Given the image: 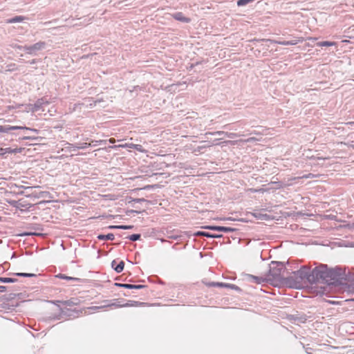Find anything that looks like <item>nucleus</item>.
I'll return each instance as SVG.
<instances>
[{
  "mask_svg": "<svg viewBox=\"0 0 354 354\" xmlns=\"http://www.w3.org/2000/svg\"><path fill=\"white\" fill-rule=\"evenodd\" d=\"M315 284L321 281L328 286H339L346 285L345 281L350 280V276L338 266L330 268L328 265L320 263L314 268Z\"/></svg>",
  "mask_w": 354,
  "mask_h": 354,
  "instance_id": "obj_1",
  "label": "nucleus"
},
{
  "mask_svg": "<svg viewBox=\"0 0 354 354\" xmlns=\"http://www.w3.org/2000/svg\"><path fill=\"white\" fill-rule=\"evenodd\" d=\"M288 261L286 263L281 261H272L270 264L269 268V276L272 277L270 279V281H274L279 282L280 283H284L288 286V284H292V283H295V279L292 277H283V273L287 271V268L286 267V264H288Z\"/></svg>",
  "mask_w": 354,
  "mask_h": 354,
  "instance_id": "obj_2",
  "label": "nucleus"
},
{
  "mask_svg": "<svg viewBox=\"0 0 354 354\" xmlns=\"http://www.w3.org/2000/svg\"><path fill=\"white\" fill-rule=\"evenodd\" d=\"M295 283L288 284L290 288H298L301 282L306 281L313 285L315 284L314 268L311 269L308 266H302L298 270L292 272Z\"/></svg>",
  "mask_w": 354,
  "mask_h": 354,
  "instance_id": "obj_3",
  "label": "nucleus"
},
{
  "mask_svg": "<svg viewBox=\"0 0 354 354\" xmlns=\"http://www.w3.org/2000/svg\"><path fill=\"white\" fill-rule=\"evenodd\" d=\"M46 46V43L45 41H40L31 46L25 45L24 51L29 55H36L37 51L44 49Z\"/></svg>",
  "mask_w": 354,
  "mask_h": 354,
  "instance_id": "obj_4",
  "label": "nucleus"
},
{
  "mask_svg": "<svg viewBox=\"0 0 354 354\" xmlns=\"http://www.w3.org/2000/svg\"><path fill=\"white\" fill-rule=\"evenodd\" d=\"M167 237L168 239L183 241L185 237L189 238L192 236L190 232H175V231H167Z\"/></svg>",
  "mask_w": 354,
  "mask_h": 354,
  "instance_id": "obj_5",
  "label": "nucleus"
},
{
  "mask_svg": "<svg viewBox=\"0 0 354 354\" xmlns=\"http://www.w3.org/2000/svg\"><path fill=\"white\" fill-rule=\"evenodd\" d=\"M202 229L204 230H209L212 231H217L221 232H233L237 231V229L233 228L231 227H225V226H221V225H203L201 226Z\"/></svg>",
  "mask_w": 354,
  "mask_h": 354,
  "instance_id": "obj_6",
  "label": "nucleus"
},
{
  "mask_svg": "<svg viewBox=\"0 0 354 354\" xmlns=\"http://www.w3.org/2000/svg\"><path fill=\"white\" fill-rule=\"evenodd\" d=\"M49 101L47 100L46 97L39 98L36 100V102L33 104H30L32 108H30V110L32 112H36L38 111H44V106L49 104Z\"/></svg>",
  "mask_w": 354,
  "mask_h": 354,
  "instance_id": "obj_7",
  "label": "nucleus"
},
{
  "mask_svg": "<svg viewBox=\"0 0 354 354\" xmlns=\"http://www.w3.org/2000/svg\"><path fill=\"white\" fill-rule=\"evenodd\" d=\"M194 236H205L211 239H221L223 237L222 234H213L205 231H197L192 234Z\"/></svg>",
  "mask_w": 354,
  "mask_h": 354,
  "instance_id": "obj_8",
  "label": "nucleus"
},
{
  "mask_svg": "<svg viewBox=\"0 0 354 354\" xmlns=\"http://www.w3.org/2000/svg\"><path fill=\"white\" fill-rule=\"evenodd\" d=\"M114 285L119 288H123L127 289H136L140 290L142 288H145L147 286L145 285H134L131 283H115Z\"/></svg>",
  "mask_w": 354,
  "mask_h": 354,
  "instance_id": "obj_9",
  "label": "nucleus"
},
{
  "mask_svg": "<svg viewBox=\"0 0 354 354\" xmlns=\"http://www.w3.org/2000/svg\"><path fill=\"white\" fill-rule=\"evenodd\" d=\"M109 148L116 149V148H131V149H135L139 151H142V147L140 145H136L133 143H126L124 145H113V146H109Z\"/></svg>",
  "mask_w": 354,
  "mask_h": 354,
  "instance_id": "obj_10",
  "label": "nucleus"
},
{
  "mask_svg": "<svg viewBox=\"0 0 354 354\" xmlns=\"http://www.w3.org/2000/svg\"><path fill=\"white\" fill-rule=\"evenodd\" d=\"M172 18L176 19V21H179L183 23L188 24L191 21V19L189 17H187L184 16L182 12H176L171 14Z\"/></svg>",
  "mask_w": 354,
  "mask_h": 354,
  "instance_id": "obj_11",
  "label": "nucleus"
},
{
  "mask_svg": "<svg viewBox=\"0 0 354 354\" xmlns=\"http://www.w3.org/2000/svg\"><path fill=\"white\" fill-rule=\"evenodd\" d=\"M13 130H24L22 126L0 125V133H9Z\"/></svg>",
  "mask_w": 354,
  "mask_h": 354,
  "instance_id": "obj_12",
  "label": "nucleus"
},
{
  "mask_svg": "<svg viewBox=\"0 0 354 354\" xmlns=\"http://www.w3.org/2000/svg\"><path fill=\"white\" fill-rule=\"evenodd\" d=\"M57 302H61V304L64 306H74L80 303V299L76 297H72L68 300L57 301Z\"/></svg>",
  "mask_w": 354,
  "mask_h": 354,
  "instance_id": "obj_13",
  "label": "nucleus"
},
{
  "mask_svg": "<svg viewBox=\"0 0 354 354\" xmlns=\"http://www.w3.org/2000/svg\"><path fill=\"white\" fill-rule=\"evenodd\" d=\"M111 268L117 272L120 273L123 271L124 268V262L123 261H120L118 263H117L116 260H113L111 262Z\"/></svg>",
  "mask_w": 354,
  "mask_h": 354,
  "instance_id": "obj_14",
  "label": "nucleus"
},
{
  "mask_svg": "<svg viewBox=\"0 0 354 354\" xmlns=\"http://www.w3.org/2000/svg\"><path fill=\"white\" fill-rule=\"evenodd\" d=\"M248 279L257 284H261L263 282H267L268 281H270L269 279H267L266 278H263L262 277H257L252 274H247Z\"/></svg>",
  "mask_w": 354,
  "mask_h": 354,
  "instance_id": "obj_15",
  "label": "nucleus"
},
{
  "mask_svg": "<svg viewBox=\"0 0 354 354\" xmlns=\"http://www.w3.org/2000/svg\"><path fill=\"white\" fill-rule=\"evenodd\" d=\"M91 147V143L83 142L78 145L70 144V148H73V151H76L77 149H86L88 147Z\"/></svg>",
  "mask_w": 354,
  "mask_h": 354,
  "instance_id": "obj_16",
  "label": "nucleus"
},
{
  "mask_svg": "<svg viewBox=\"0 0 354 354\" xmlns=\"http://www.w3.org/2000/svg\"><path fill=\"white\" fill-rule=\"evenodd\" d=\"M97 239L101 241H113L115 239V235L113 233H109L107 234H100L97 236Z\"/></svg>",
  "mask_w": 354,
  "mask_h": 354,
  "instance_id": "obj_17",
  "label": "nucleus"
},
{
  "mask_svg": "<svg viewBox=\"0 0 354 354\" xmlns=\"http://www.w3.org/2000/svg\"><path fill=\"white\" fill-rule=\"evenodd\" d=\"M26 19L25 17L17 15L13 17L9 18L6 20L8 24H15L22 22Z\"/></svg>",
  "mask_w": 354,
  "mask_h": 354,
  "instance_id": "obj_18",
  "label": "nucleus"
},
{
  "mask_svg": "<svg viewBox=\"0 0 354 354\" xmlns=\"http://www.w3.org/2000/svg\"><path fill=\"white\" fill-rule=\"evenodd\" d=\"M60 310H61V314L63 315H65V316H67V317H71L73 315V313H76V314H79L80 313V310H76V309H74V310H71L69 308H60Z\"/></svg>",
  "mask_w": 354,
  "mask_h": 354,
  "instance_id": "obj_19",
  "label": "nucleus"
},
{
  "mask_svg": "<svg viewBox=\"0 0 354 354\" xmlns=\"http://www.w3.org/2000/svg\"><path fill=\"white\" fill-rule=\"evenodd\" d=\"M56 277L62 279H66L68 281H82V279L77 278V277H68V276H66V274H62V273H59L57 275H56Z\"/></svg>",
  "mask_w": 354,
  "mask_h": 354,
  "instance_id": "obj_20",
  "label": "nucleus"
},
{
  "mask_svg": "<svg viewBox=\"0 0 354 354\" xmlns=\"http://www.w3.org/2000/svg\"><path fill=\"white\" fill-rule=\"evenodd\" d=\"M1 151L2 152V154L3 153H20L21 151V149L16 148V149H11V148H1Z\"/></svg>",
  "mask_w": 354,
  "mask_h": 354,
  "instance_id": "obj_21",
  "label": "nucleus"
},
{
  "mask_svg": "<svg viewBox=\"0 0 354 354\" xmlns=\"http://www.w3.org/2000/svg\"><path fill=\"white\" fill-rule=\"evenodd\" d=\"M18 281L17 278L0 277V283H17Z\"/></svg>",
  "mask_w": 354,
  "mask_h": 354,
  "instance_id": "obj_22",
  "label": "nucleus"
},
{
  "mask_svg": "<svg viewBox=\"0 0 354 354\" xmlns=\"http://www.w3.org/2000/svg\"><path fill=\"white\" fill-rule=\"evenodd\" d=\"M10 274L17 276V277H36L37 274L34 273H28V272H14L10 273Z\"/></svg>",
  "mask_w": 354,
  "mask_h": 354,
  "instance_id": "obj_23",
  "label": "nucleus"
},
{
  "mask_svg": "<svg viewBox=\"0 0 354 354\" xmlns=\"http://www.w3.org/2000/svg\"><path fill=\"white\" fill-rule=\"evenodd\" d=\"M144 304H145V303L140 302V301H128L127 303L123 304V306H125V307H129V306L137 307V306H142Z\"/></svg>",
  "mask_w": 354,
  "mask_h": 354,
  "instance_id": "obj_24",
  "label": "nucleus"
},
{
  "mask_svg": "<svg viewBox=\"0 0 354 354\" xmlns=\"http://www.w3.org/2000/svg\"><path fill=\"white\" fill-rule=\"evenodd\" d=\"M203 283L205 284L206 286L207 287H218V288H223V286H224L223 285V282H214V281H211V282H204Z\"/></svg>",
  "mask_w": 354,
  "mask_h": 354,
  "instance_id": "obj_25",
  "label": "nucleus"
},
{
  "mask_svg": "<svg viewBox=\"0 0 354 354\" xmlns=\"http://www.w3.org/2000/svg\"><path fill=\"white\" fill-rule=\"evenodd\" d=\"M148 280L150 282H152V283H155V282H157L160 284H165V282H163L158 276L156 275H153V276H150L148 277Z\"/></svg>",
  "mask_w": 354,
  "mask_h": 354,
  "instance_id": "obj_26",
  "label": "nucleus"
},
{
  "mask_svg": "<svg viewBox=\"0 0 354 354\" xmlns=\"http://www.w3.org/2000/svg\"><path fill=\"white\" fill-rule=\"evenodd\" d=\"M140 238H141L140 234H133L129 235L128 236L126 237V239H127L131 241H138L140 239Z\"/></svg>",
  "mask_w": 354,
  "mask_h": 354,
  "instance_id": "obj_27",
  "label": "nucleus"
},
{
  "mask_svg": "<svg viewBox=\"0 0 354 354\" xmlns=\"http://www.w3.org/2000/svg\"><path fill=\"white\" fill-rule=\"evenodd\" d=\"M131 202H135V203H142V202H146L148 204H153L152 202L151 201H148L147 199H145L144 198H131V201H129V203H130Z\"/></svg>",
  "mask_w": 354,
  "mask_h": 354,
  "instance_id": "obj_28",
  "label": "nucleus"
},
{
  "mask_svg": "<svg viewBox=\"0 0 354 354\" xmlns=\"http://www.w3.org/2000/svg\"><path fill=\"white\" fill-rule=\"evenodd\" d=\"M227 131H214V132H210V131H208V132H206L205 136H207L208 135H210V136H225V133H226Z\"/></svg>",
  "mask_w": 354,
  "mask_h": 354,
  "instance_id": "obj_29",
  "label": "nucleus"
},
{
  "mask_svg": "<svg viewBox=\"0 0 354 354\" xmlns=\"http://www.w3.org/2000/svg\"><path fill=\"white\" fill-rule=\"evenodd\" d=\"M346 274L350 276V280L345 281L346 285L347 284L349 287L354 288V276L352 275L349 272Z\"/></svg>",
  "mask_w": 354,
  "mask_h": 354,
  "instance_id": "obj_30",
  "label": "nucleus"
},
{
  "mask_svg": "<svg viewBox=\"0 0 354 354\" xmlns=\"http://www.w3.org/2000/svg\"><path fill=\"white\" fill-rule=\"evenodd\" d=\"M278 44L283 46H293L297 44V41L295 40H290V41H279Z\"/></svg>",
  "mask_w": 354,
  "mask_h": 354,
  "instance_id": "obj_31",
  "label": "nucleus"
},
{
  "mask_svg": "<svg viewBox=\"0 0 354 354\" xmlns=\"http://www.w3.org/2000/svg\"><path fill=\"white\" fill-rule=\"evenodd\" d=\"M37 198H51L52 197L50 196V193L49 192H40L38 195L37 196Z\"/></svg>",
  "mask_w": 354,
  "mask_h": 354,
  "instance_id": "obj_32",
  "label": "nucleus"
},
{
  "mask_svg": "<svg viewBox=\"0 0 354 354\" xmlns=\"http://www.w3.org/2000/svg\"><path fill=\"white\" fill-rule=\"evenodd\" d=\"M21 293H10L6 296V299L8 301H11L14 299H15L17 297H19L21 295Z\"/></svg>",
  "mask_w": 354,
  "mask_h": 354,
  "instance_id": "obj_33",
  "label": "nucleus"
},
{
  "mask_svg": "<svg viewBox=\"0 0 354 354\" xmlns=\"http://www.w3.org/2000/svg\"><path fill=\"white\" fill-rule=\"evenodd\" d=\"M335 44V42L329 41H323L318 44V45L319 46H332Z\"/></svg>",
  "mask_w": 354,
  "mask_h": 354,
  "instance_id": "obj_34",
  "label": "nucleus"
},
{
  "mask_svg": "<svg viewBox=\"0 0 354 354\" xmlns=\"http://www.w3.org/2000/svg\"><path fill=\"white\" fill-rule=\"evenodd\" d=\"M10 46L11 48H12L14 49H19V50H24L25 46H20V45H18L16 43H12Z\"/></svg>",
  "mask_w": 354,
  "mask_h": 354,
  "instance_id": "obj_35",
  "label": "nucleus"
},
{
  "mask_svg": "<svg viewBox=\"0 0 354 354\" xmlns=\"http://www.w3.org/2000/svg\"><path fill=\"white\" fill-rule=\"evenodd\" d=\"M225 136L229 138L233 139V138H238L239 135L237 133H236L226 132Z\"/></svg>",
  "mask_w": 354,
  "mask_h": 354,
  "instance_id": "obj_36",
  "label": "nucleus"
},
{
  "mask_svg": "<svg viewBox=\"0 0 354 354\" xmlns=\"http://www.w3.org/2000/svg\"><path fill=\"white\" fill-rule=\"evenodd\" d=\"M19 139L23 140H37V137L31 136H26Z\"/></svg>",
  "mask_w": 354,
  "mask_h": 354,
  "instance_id": "obj_37",
  "label": "nucleus"
},
{
  "mask_svg": "<svg viewBox=\"0 0 354 354\" xmlns=\"http://www.w3.org/2000/svg\"><path fill=\"white\" fill-rule=\"evenodd\" d=\"M24 130L26 131H30V132H35L36 133H38V132H39L38 129L30 128V127H26V126H24Z\"/></svg>",
  "mask_w": 354,
  "mask_h": 354,
  "instance_id": "obj_38",
  "label": "nucleus"
},
{
  "mask_svg": "<svg viewBox=\"0 0 354 354\" xmlns=\"http://www.w3.org/2000/svg\"><path fill=\"white\" fill-rule=\"evenodd\" d=\"M133 227L131 225H121V230H132Z\"/></svg>",
  "mask_w": 354,
  "mask_h": 354,
  "instance_id": "obj_39",
  "label": "nucleus"
},
{
  "mask_svg": "<svg viewBox=\"0 0 354 354\" xmlns=\"http://www.w3.org/2000/svg\"><path fill=\"white\" fill-rule=\"evenodd\" d=\"M109 230H121V225H109L106 227Z\"/></svg>",
  "mask_w": 354,
  "mask_h": 354,
  "instance_id": "obj_40",
  "label": "nucleus"
},
{
  "mask_svg": "<svg viewBox=\"0 0 354 354\" xmlns=\"http://www.w3.org/2000/svg\"><path fill=\"white\" fill-rule=\"evenodd\" d=\"M107 306H113L115 308H121V307H124L123 306V304H120L119 302L118 303H112V304H109Z\"/></svg>",
  "mask_w": 354,
  "mask_h": 354,
  "instance_id": "obj_41",
  "label": "nucleus"
},
{
  "mask_svg": "<svg viewBox=\"0 0 354 354\" xmlns=\"http://www.w3.org/2000/svg\"><path fill=\"white\" fill-rule=\"evenodd\" d=\"M8 289L13 291H19L21 290V287L19 286H14L12 287H8Z\"/></svg>",
  "mask_w": 354,
  "mask_h": 354,
  "instance_id": "obj_42",
  "label": "nucleus"
},
{
  "mask_svg": "<svg viewBox=\"0 0 354 354\" xmlns=\"http://www.w3.org/2000/svg\"><path fill=\"white\" fill-rule=\"evenodd\" d=\"M232 290H236V292H242V289L239 287L238 286L235 285V284H232Z\"/></svg>",
  "mask_w": 354,
  "mask_h": 354,
  "instance_id": "obj_43",
  "label": "nucleus"
},
{
  "mask_svg": "<svg viewBox=\"0 0 354 354\" xmlns=\"http://www.w3.org/2000/svg\"><path fill=\"white\" fill-rule=\"evenodd\" d=\"M105 142V140H92L91 143V146H97V143L101 144L102 142Z\"/></svg>",
  "mask_w": 354,
  "mask_h": 354,
  "instance_id": "obj_44",
  "label": "nucleus"
},
{
  "mask_svg": "<svg viewBox=\"0 0 354 354\" xmlns=\"http://www.w3.org/2000/svg\"><path fill=\"white\" fill-rule=\"evenodd\" d=\"M8 290V286H0V292H6Z\"/></svg>",
  "mask_w": 354,
  "mask_h": 354,
  "instance_id": "obj_45",
  "label": "nucleus"
},
{
  "mask_svg": "<svg viewBox=\"0 0 354 354\" xmlns=\"http://www.w3.org/2000/svg\"><path fill=\"white\" fill-rule=\"evenodd\" d=\"M37 234L35 232H24L21 234V236H31V235H37Z\"/></svg>",
  "mask_w": 354,
  "mask_h": 354,
  "instance_id": "obj_46",
  "label": "nucleus"
},
{
  "mask_svg": "<svg viewBox=\"0 0 354 354\" xmlns=\"http://www.w3.org/2000/svg\"><path fill=\"white\" fill-rule=\"evenodd\" d=\"M223 285L224 286H223V288H232V283H224L223 282Z\"/></svg>",
  "mask_w": 354,
  "mask_h": 354,
  "instance_id": "obj_47",
  "label": "nucleus"
},
{
  "mask_svg": "<svg viewBox=\"0 0 354 354\" xmlns=\"http://www.w3.org/2000/svg\"><path fill=\"white\" fill-rule=\"evenodd\" d=\"M158 185H146L143 187V189H149L151 188H153V187H157Z\"/></svg>",
  "mask_w": 354,
  "mask_h": 354,
  "instance_id": "obj_48",
  "label": "nucleus"
},
{
  "mask_svg": "<svg viewBox=\"0 0 354 354\" xmlns=\"http://www.w3.org/2000/svg\"><path fill=\"white\" fill-rule=\"evenodd\" d=\"M315 176L314 174H311V173H309L307 175H304L301 178H313Z\"/></svg>",
  "mask_w": 354,
  "mask_h": 354,
  "instance_id": "obj_49",
  "label": "nucleus"
},
{
  "mask_svg": "<svg viewBox=\"0 0 354 354\" xmlns=\"http://www.w3.org/2000/svg\"><path fill=\"white\" fill-rule=\"evenodd\" d=\"M206 147H207V146H205V145H204V146H198L196 151L200 152L201 150L205 149Z\"/></svg>",
  "mask_w": 354,
  "mask_h": 354,
  "instance_id": "obj_50",
  "label": "nucleus"
},
{
  "mask_svg": "<svg viewBox=\"0 0 354 354\" xmlns=\"http://www.w3.org/2000/svg\"><path fill=\"white\" fill-rule=\"evenodd\" d=\"M234 142H235L234 141H232V140H225L223 142V143H225V145H229V144L233 145V144H234Z\"/></svg>",
  "mask_w": 354,
  "mask_h": 354,
  "instance_id": "obj_51",
  "label": "nucleus"
},
{
  "mask_svg": "<svg viewBox=\"0 0 354 354\" xmlns=\"http://www.w3.org/2000/svg\"><path fill=\"white\" fill-rule=\"evenodd\" d=\"M254 216L257 218H260V219H262V216H261V214H259V215H257V214H254Z\"/></svg>",
  "mask_w": 354,
  "mask_h": 354,
  "instance_id": "obj_52",
  "label": "nucleus"
},
{
  "mask_svg": "<svg viewBox=\"0 0 354 354\" xmlns=\"http://www.w3.org/2000/svg\"><path fill=\"white\" fill-rule=\"evenodd\" d=\"M261 216H262V219H267V218H268V214H261Z\"/></svg>",
  "mask_w": 354,
  "mask_h": 354,
  "instance_id": "obj_53",
  "label": "nucleus"
},
{
  "mask_svg": "<svg viewBox=\"0 0 354 354\" xmlns=\"http://www.w3.org/2000/svg\"><path fill=\"white\" fill-rule=\"evenodd\" d=\"M130 213H136V214H139L140 212L139 211H137V210H133V209H131L129 211Z\"/></svg>",
  "mask_w": 354,
  "mask_h": 354,
  "instance_id": "obj_54",
  "label": "nucleus"
},
{
  "mask_svg": "<svg viewBox=\"0 0 354 354\" xmlns=\"http://www.w3.org/2000/svg\"><path fill=\"white\" fill-rule=\"evenodd\" d=\"M58 300H55L53 301V304H55L56 306H59V304H61V302H57Z\"/></svg>",
  "mask_w": 354,
  "mask_h": 354,
  "instance_id": "obj_55",
  "label": "nucleus"
},
{
  "mask_svg": "<svg viewBox=\"0 0 354 354\" xmlns=\"http://www.w3.org/2000/svg\"><path fill=\"white\" fill-rule=\"evenodd\" d=\"M36 63H37L36 59H32L31 61H30V64H36Z\"/></svg>",
  "mask_w": 354,
  "mask_h": 354,
  "instance_id": "obj_56",
  "label": "nucleus"
},
{
  "mask_svg": "<svg viewBox=\"0 0 354 354\" xmlns=\"http://www.w3.org/2000/svg\"><path fill=\"white\" fill-rule=\"evenodd\" d=\"M109 141L110 143H114L115 142V139L114 138H110L109 140Z\"/></svg>",
  "mask_w": 354,
  "mask_h": 354,
  "instance_id": "obj_57",
  "label": "nucleus"
},
{
  "mask_svg": "<svg viewBox=\"0 0 354 354\" xmlns=\"http://www.w3.org/2000/svg\"><path fill=\"white\" fill-rule=\"evenodd\" d=\"M255 140L256 139L254 138H250L248 139L247 141L250 142V141H253V140Z\"/></svg>",
  "mask_w": 354,
  "mask_h": 354,
  "instance_id": "obj_58",
  "label": "nucleus"
},
{
  "mask_svg": "<svg viewBox=\"0 0 354 354\" xmlns=\"http://www.w3.org/2000/svg\"><path fill=\"white\" fill-rule=\"evenodd\" d=\"M203 62V61H201V62H196L195 63V65H196V66H197V65H198V64H202Z\"/></svg>",
  "mask_w": 354,
  "mask_h": 354,
  "instance_id": "obj_59",
  "label": "nucleus"
},
{
  "mask_svg": "<svg viewBox=\"0 0 354 354\" xmlns=\"http://www.w3.org/2000/svg\"><path fill=\"white\" fill-rule=\"evenodd\" d=\"M162 243H165L167 241L165 239H160Z\"/></svg>",
  "mask_w": 354,
  "mask_h": 354,
  "instance_id": "obj_60",
  "label": "nucleus"
},
{
  "mask_svg": "<svg viewBox=\"0 0 354 354\" xmlns=\"http://www.w3.org/2000/svg\"><path fill=\"white\" fill-rule=\"evenodd\" d=\"M194 66H196L195 63L194 64H192L190 65V68H193Z\"/></svg>",
  "mask_w": 354,
  "mask_h": 354,
  "instance_id": "obj_61",
  "label": "nucleus"
},
{
  "mask_svg": "<svg viewBox=\"0 0 354 354\" xmlns=\"http://www.w3.org/2000/svg\"><path fill=\"white\" fill-rule=\"evenodd\" d=\"M59 317H60V315L55 316L53 319H59Z\"/></svg>",
  "mask_w": 354,
  "mask_h": 354,
  "instance_id": "obj_62",
  "label": "nucleus"
},
{
  "mask_svg": "<svg viewBox=\"0 0 354 354\" xmlns=\"http://www.w3.org/2000/svg\"><path fill=\"white\" fill-rule=\"evenodd\" d=\"M301 321L302 322H305V321H306V318H305V317H304V319H303V318L301 317Z\"/></svg>",
  "mask_w": 354,
  "mask_h": 354,
  "instance_id": "obj_63",
  "label": "nucleus"
},
{
  "mask_svg": "<svg viewBox=\"0 0 354 354\" xmlns=\"http://www.w3.org/2000/svg\"><path fill=\"white\" fill-rule=\"evenodd\" d=\"M123 295H124V296H125V297L129 296V295H128V294H127V293H124V294H123Z\"/></svg>",
  "mask_w": 354,
  "mask_h": 354,
  "instance_id": "obj_64",
  "label": "nucleus"
}]
</instances>
